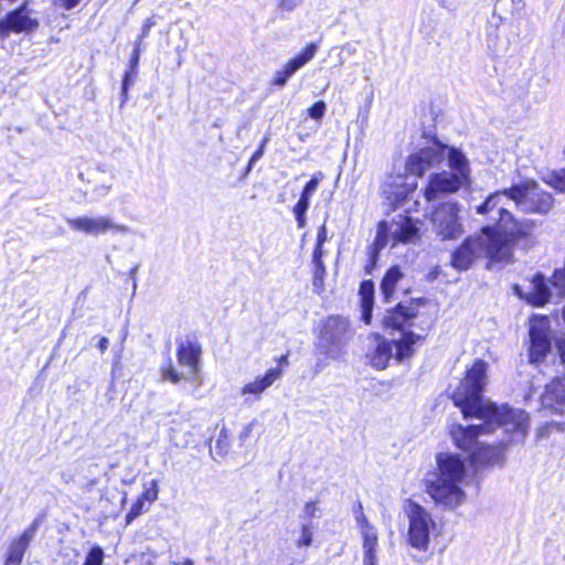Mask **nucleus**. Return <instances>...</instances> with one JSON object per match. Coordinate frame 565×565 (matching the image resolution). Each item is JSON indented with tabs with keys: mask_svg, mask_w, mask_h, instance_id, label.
<instances>
[{
	"mask_svg": "<svg viewBox=\"0 0 565 565\" xmlns=\"http://www.w3.org/2000/svg\"><path fill=\"white\" fill-rule=\"evenodd\" d=\"M260 154H262V151H258V152L254 153L250 161L257 160Z\"/></svg>",
	"mask_w": 565,
	"mask_h": 565,
	"instance_id": "48",
	"label": "nucleus"
},
{
	"mask_svg": "<svg viewBox=\"0 0 565 565\" xmlns=\"http://www.w3.org/2000/svg\"><path fill=\"white\" fill-rule=\"evenodd\" d=\"M448 167L450 171L434 173L429 177L424 195L427 201L437 200L441 195L457 192L469 183L470 164L466 154L457 149H448Z\"/></svg>",
	"mask_w": 565,
	"mask_h": 565,
	"instance_id": "6",
	"label": "nucleus"
},
{
	"mask_svg": "<svg viewBox=\"0 0 565 565\" xmlns=\"http://www.w3.org/2000/svg\"><path fill=\"white\" fill-rule=\"evenodd\" d=\"M160 374L164 381L172 384H178L182 380L181 373L177 371L170 359L160 367Z\"/></svg>",
	"mask_w": 565,
	"mask_h": 565,
	"instance_id": "28",
	"label": "nucleus"
},
{
	"mask_svg": "<svg viewBox=\"0 0 565 565\" xmlns=\"http://www.w3.org/2000/svg\"><path fill=\"white\" fill-rule=\"evenodd\" d=\"M352 335L353 330L347 318L331 316L322 322L317 348L326 358L338 360L344 354Z\"/></svg>",
	"mask_w": 565,
	"mask_h": 565,
	"instance_id": "8",
	"label": "nucleus"
},
{
	"mask_svg": "<svg viewBox=\"0 0 565 565\" xmlns=\"http://www.w3.org/2000/svg\"><path fill=\"white\" fill-rule=\"evenodd\" d=\"M159 494V486L157 480H151L149 486L142 490V492L137 497L139 500L150 507L157 499Z\"/></svg>",
	"mask_w": 565,
	"mask_h": 565,
	"instance_id": "29",
	"label": "nucleus"
},
{
	"mask_svg": "<svg viewBox=\"0 0 565 565\" xmlns=\"http://www.w3.org/2000/svg\"><path fill=\"white\" fill-rule=\"evenodd\" d=\"M312 285L317 294L324 290L326 266L323 262H312Z\"/></svg>",
	"mask_w": 565,
	"mask_h": 565,
	"instance_id": "24",
	"label": "nucleus"
},
{
	"mask_svg": "<svg viewBox=\"0 0 565 565\" xmlns=\"http://www.w3.org/2000/svg\"><path fill=\"white\" fill-rule=\"evenodd\" d=\"M108 339L106 337H102L99 338L98 342H97V348L99 349V351L102 353H104L105 351H107L108 349Z\"/></svg>",
	"mask_w": 565,
	"mask_h": 565,
	"instance_id": "43",
	"label": "nucleus"
},
{
	"mask_svg": "<svg viewBox=\"0 0 565 565\" xmlns=\"http://www.w3.org/2000/svg\"><path fill=\"white\" fill-rule=\"evenodd\" d=\"M362 320L371 323V311L373 306V284L371 281H363L360 286Z\"/></svg>",
	"mask_w": 565,
	"mask_h": 565,
	"instance_id": "23",
	"label": "nucleus"
},
{
	"mask_svg": "<svg viewBox=\"0 0 565 565\" xmlns=\"http://www.w3.org/2000/svg\"><path fill=\"white\" fill-rule=\"evenodd\" d=\"M449 148L440 142H434L431 146L420 149L408 157L407 171L417 177L423 175L427 170L439 166L445 158L448 159Z\"/></svg>",
	"mask_w": 565,
	"mask_h": 565,
	"instance_id": "12",
	"label": "nucleus"
},
{
	"mask_svg": "<svg viewBox=\"0 0 565 565\" xmlns=\"http://www.w3.org/2000/svg\"><path fill=\"white\" fill-rule=\"evenodd\" d=\"M317 510H318L317 502L309 501L305 504L301 518L310 520L316 516Z\"/></svg>",
	"mask_w": 565,
	"mask_h": 565,
	"instance_id": "38",
	"label": "nucleus"
},
{
	"mask_svg": "<svg viewBox=\"0 0 565 565\" xmlns=\"http://www.w3.org/2000/svg\"><path fill=\"white\" fill-rule=\"evenodd\" d=\"M326 108H327V106H326V103L323 100L316 102L308 109L309 116L312 119L320 120L324 116Z\"/></svg>",
	"mask_w": 565,
	"mask_h": 565,
	"instance_id": "35",
	"label": "nucleus"
},
{
	"mask_svg": "<svg viewBox=\"0 0 565 565\" xmlns=\"http://www.w3.org/2000/svg\"><path fill=\"white\" fill-rule=\"evenodd\" d=\"M315 526L312 523H303L300 530V536L295 544L298 548L309 547L313 541Z\"/></svg>",
	"mask_w": 565,
	"mask_h": 565,
	"instance_id": "26",
	"label": "nucleus"
},
{
	"mask_svg": "<svg viewBox=\"0 0 565 565\" xmlns=\"http://www.w3.org/2000/svg\"><path fill=\"white\" fill-rule=\"evenodd\" d=\"M541 404L553 413L565 415V377H555L545 386Z\"/></svg>",
	"mask_w": 565,
	"mask_h": 565,
	"instance_id": "18",
	"label": "nucleus"
},
{
	"mask_svg": "<svg viewBox=\"0 0 565 565\" xmlns=\"http://www.w3.org/2000/svg\"><path fill=\"white\" fill-rule=\"evenodd\" d=\"M322 178H323V174L321 172L313 175L311 178V180L305 185L301 193L311 198V195L317 191L318 185H319L320 181L322 180Z\"/></svg>",
	"mask_w": 565,
	"mask_h": 565,
	"instance_id": "34",
	"label": "nucleus"
},
{
	"mask_svg": "<svg viewBox=\"0 0 565 565\" xmlns=\"http://www.w3.org/2000/svg\"><path fill=\"white\" fill-rule=\"evenodd\" d=\"M309 202L310 198L301 193L298 202L294 206V214L296 216L298 227H305L306 225V212L309 207Z\"/></svg>",
	"mask_w": 565,
	"mask_h": 565,
	"instance_id": "25",
	"label": "nucleus"
},
{
	"mask_svg": "<svg viewBox=\"0 0 565 565\" xmlns=\"http://www.w3.org/2000/svg\"><path fill=\"white\" fill-rule=\"evenodd\" d=\"M38 522L33 521L22 533L11 539L7 547L3 565H21L38 530Z\"/></svg>",
	"mask_w": 565,
	"mask_h": 565,
	"instance_id": "17",
	"label": "nucleus"
},
{
	"mask_svg": "<svg viewBox=\"0 0 565 565\" xmlns=\"http://www.w3.org/2000/svg\"><path fill=\"white\" fill-rule=\"evenodd\" d=\"M403 511L408 522L406 543L418 552H427L440 535L439 525L426 508L412 499L404 501Z\"/></svg>",
	"mask_w": 565,
	"mask_h": 565,
	"instance_id": "7",
	"label": "nucleus"
},
{
	"mask_svg": "<svg viewBox=\"0 0 565 565\" xmlns=\"http://www.w3.org/2000/svg\"><path fill=\"white\" fill-rule=\"evenodd\" d=\"M554 205L551 193L544 191L533 180H526L509 189L498 191L489 195L478 206L479 214L488 215V218L497 224L498 231L508 235L519 249L527 252L539 244L535 233L537 222L526 217H515L511 206L524 213L547 214Z\"/></svg>",
	"mask_w": 565,
	"mask_h": 565,
	"instance_id": "2",
	"label": "nucleus"
},
{
	"mask_svg": "<svg viewBox=\"0 0 565 565\" xmlns=\"http://www.w3.org/2000/svg\"><path fill=\"white\" fill-rule=\"evenodd\" d=\"M140 54H141V44H140V41H136L134 44L132 53H131L129 62H128L127 70L138 72Z\"/></svg>",
	"mask_w": 565,
	"mask_h": 565,
	"instance_id": "33",
	"label": "nucleus"
},
{
	"mask_svg": "<svg viewBox=\"0 0 565 565\" xmlns=\"http://www.w3.org/2000/svg\"><path fill=\"white\" fill-rule=\"evenodd\" d=\"M419 319L420 317L413 306L406 307L399 303L395 309L387 310L383 318L384 327L401 330L402 335L392 341H379L367 354L371 364L379 370H384L392 358L397 361L409 358L414 352L413 345L420 339V335L411 330L406 331V329L417 327L416 321Z\"/></svg>",
	"mask_w": 565,
	"mask_h": 565,
	"instance_id": "4",
	"label": "nucleus"
},
{
	"mask_svg": "<svg viewBox=\"0 0 565 565\" xmlns=\"http://www.w3.org/2000/svg\"><path fill=\"white\" fill-rule=\"evenodd\" d=\"M519 295L523 297L521 292ZM550 297L551 291L544 276L536 274L531 281L530 291L524 295V298L533 306L541 307L548 301Z\"/></svg>",
	"mask_w": 565,
	"mask_h": 565,
	"instance_id": "20",
	"label": "nucleus"
},
{
	"mask_svg": "<svg viewBox=\"0 0 565 565\" xmlns=\"http://www.w3.org/2000/svg\"><path fill=\"white\" fill-rule=\"evenodd\" d=\"M488 364L477 360L452 394L454 404L465 418H477L481 425L454 424L449 435L455 446L468 454L471 465L483 467L502 460V447L523 440L529 429V415L508 406L497 407L482 398L487 385Z\"/></svg>",
	"mask_w": 565,
	"mask_h": 565,
	"instance_id": "1",
	"label": "nucleus"
},
{
	"mask_svg": "<svg viewBox=\"0 0 565 565\" xmlns=\"http://www.w3.org/2000/svg\"><path fill=\"white\" fill-rule=\"evenodd\" d=\"M175 565H193V562L190 558H185L181 563H175Z\"/></svg>",
	"mask_w": 565,
	"mask_h": 565,
	"instance_id": "47",
	"label": "nucleus"
},
{
	"mask_svg": "<svg viewBox=\"0 0 565 565\" xmlns=\"http://www.w3.org/2000/svg\"><path fill=\"white\" fill-rule=\"evenodd\" d=\"M461 206L452 201L438 205L430 216L434 233L443 241L457 239L463 233Z\"/></svg>",
	"mask_w": 565,
	"mask_h": 565,
	"instance_id": "9",
	"label": "nucleus"
},
{
	"mask_svg": "<svg viewBox=\"0 0 565 565\" xmlns=\"http://www.w3.org/2000/svg\"><path fill=\"white\" fill-rule=\"evenodd\" d=\"M154 25H156L154 17L147 18L142 23L141 32L136 41H140V44H141L143 39H146L149 35L151 28Z\"/></svg>",
	"mask_w": 565,
	"mask_h": 565,
	"instance_id": "36",
	"label": "nucleus"
},
{
	"mask_svg": "<svg viewBox=\"0 0 565 565\" xmlns=\"http://www.w3.org/2000/svg\"><path fill=\"white\" fill-rule=\"evenodd\" d=\"M31 2L24 0L0 19V39L4 40L10 34H33L40 29L41 23L30 7Z\"/></svg>",
	"mask_w": 565,
	"mask_h": 565,
	"instance_id": "10",
	"label": "nucleus"
},
{
	"mask_svg": "<svg viewBox=\"0 0 565 565\" xmlns=\"http://www.w3.org/2000/svg\"><path fill=\"white\" fill-rule=\"evenodd\" d=\"M355 521L362 539V565H377L379 531L362 511V505L355 512Z\"/></svg>",
	"mask_w": 565,
	"mask_h": 565,
	"instance_id": "14",
	"label": "nucleus"
},
{
	"mask_svg": "<svg viewBox=\"0 0 565 565\" xmlns=\"http://www.w3.org/2000/svg\"><path fill=\"white\" fill-rule=\"evenodd\" d=\"M319 45L316 43H309L302 52L291 58L282 70L277 71L275 74L274 82L278 86H284L288 78L292 76L297 71L309 63L317 54Z\"/></svg>",
	"mask_w": 565,
	"mask_h": 565,
	"instance_id": "19",
	"label": "nucleus"
},
{
	"mask_svg": "<svg viewBox=\"0 0 565 565\" xmlns=\"http://www.w3.org/2000/svg\"><path fill=\"white\" fill-rule=\"evenodd\" d=\"M558 351L562 364L565 367V339L558 342Z\"/></svg>",
	"mask_w": 565,
	"mask_h": 565,
	"instance_id": "44",
	"label": "nucleus"
},
{
	"mask_svg": "<svg viewBox=\"0 0 565 565\" xmlns=\"http://www.w3.org/2000/svg\"><path fill=\"white\" fill-rule=\"evenodd\" d=\"M148 509V504L137 498L135 502L131 504L128 512L126 513L125 525L127 526L131 524L138 516H140Z\"/></svg>",
	"mask_w": 565,
	"mask_h": 565,
	"instance_id": "27",
	"label": "nucleus"
},
{
	"mask_svg": "<svg viewBox=\"0 0 565 565\" xmlns=\"http://www.w3.org/2000/svg\"><path fill=\"white\" fill-rule=\"evenodd\" d=\"M518 248L508 235L493 226H486L477 236H470L452 253L451 266L458 270H467L481 256L491 262L509 263Z\"/></svg>",
	"mask_w": 565,
	"mask_h": 565,
	"instance_id": "5",
	"label": "nucleus"
},
{
	"mask_svg": "<svg viewBox=\"0 0 565 565\" xmlns=\"http://www.w3.org/2000/svg\"><path fill=\"white\" fill-rule=\"evenodd\" d=\"M227 438L225 430L220 433L218 439L216 440L215 449L217 455L223 456L227 451V443L225 439Z\"/></svg>",
	"mask_w": 565,
	"mask_h": 565,
	"instance_id": "39",
	"label": "nucleus"
},
{
	"mask_svg": "<svg viewBox=\"0 0 565 565\" xmlns=\"http://www.w3.org/2000/svg\"><path fill=\"white\" fill-rule=\"evenodd\" d=\"M177 361L180 366L186 369L184 379L194 381L200 372L202 345L196 340H186L178 343Z\"/></svg>",
	"mask_w": 565,
	"mask_h": 565,
	"instance_id": "16",
	"label": "nucleus"
},
{
	"mask_svg": "<svg viewBox=\"0 0 565 565\" xmlns=\"http://www.w3.org/2000/svg\"><path fill=\"white\" fill-rule=\"evenodd\" d=\"M530 361L537 363L551 350V322L545 316H534L530 319Z\"/></svg>",
	"mask_w": 565,
	"mask_h": 565,
	"instance_id": "13",
	"label": "nucleus"
},
{
	"mask_svg": "<svg viewBox=\"0 0 565 565\" xmlns=\"http://www.w3.org/2000/svg\"><path fill=\"white\" fill-rule=\"evenodd\" d=\"M104 551L99 545H94L86 554L85 561L82 565H103Z\"/></svg>",
	"mask_w": 565,
	"mask_h": 565,
	"instance_id": "30",
	"label": "nucleus"
},
{
	"mask_svg": "<svg viewBox=\"0 0 565 565\" xmlns=\"http://www.w3.org/2000/svg\"><path fill=\"white\" fill-rule=\"evenodd\" d=\"M301 2L302 0H280L279 9L281 11L290 12L295 10Z\"/></svg>",
	"mask_w": 565,
	"mask_h": 565,
	"instance_id": "40",
	"label": "nucleus"
},
{
	"mask_svg": "<svg viewBox=\"0 0 565 565\" xmlns=\"http://www.w3.org/2000/svg\"><path fill=\"white\" fill-rule=\"evenodd\" d=\"M281 374L282 369L280 366L268 370L263 377L256 379L253 383H249V394H262L266 388L271 386Z\"/></svg>",
	"mask_w": 565,
	"mask_h": 565,
	"instance_id": "22",
	"label": "nucleus"
},
{
	"mask_svg": "<svg viewBox=\"0 0 565 565\" xmlns=\"http://www.w3.org/2000/svg\"><path fill=\"white\" fill-rule=\"evenodd\" d=\"M68 226L77 232H83L89 235H100L106 232L125 233L127 226L115 224L110 218L105 216L87 217L78 216L67 220Z\"/></svg>",
	"mask_w": 565,
	"mask_h": 565,
	"instance_id": "15",
	"label": "nucleus"
},
{
	"mask_svg": "<svg viewBox=\"0 0 565 565\" xmlns=\"http://www.w3.org/2000/svg\"><path fill=\"white\" fill-rule=\"evenodd\" d=\"M403 274L398 267L390 268L381 282V292L385 302L393 299L397 282L402 279Z\"/></svg>",
	"mask_w": 565,
	"mask_h": 565,
	"instance_id": "21",
	"label": "nucleus"
},
{
	"mask_svg": "<svg viewBox=\"0 0 565 565\" xmlns=\"http://www.w3.org/2000/svg\"><path fill=\"white\" fill-rule=\"evenodd\" d=\"M417 227L408 217L399 216L392 222H381L377 226V233L374 241L376 249L384 248L390 241L392 246L397 243H412L417 237Z\"/></svg>",
	"mask_w": 565,
	"mask_h": 565,
	"instance_id": "11",
	"label": "nucleus"
},
{
	"mask_svg": "<svg viewBox=\"0 0 565 565\" xmlns=\"http://www.w3.org/2000/svg\"><path fill=\"white\" fill-rule=\"evenodd\" d=\"M327 239V230H326V226L322 225L319 231H318V235H317V244L319 245H323L324 242Z\"/></svg>",
	"mask_w": 565,
	"mask_h": 565,
	"instance_id": "42",
	"label": "nucleus"
},
{
	"mask_svg": "<svg viewBox=\"0 0 565 565\" xmlns=\"http://www.w3.org/2000/svg\"><path fill=\"white\" fill-rule=\"evenodd\" d=\"M405 194V190H401L397 192V195H404Z\"/></svg>",
	"mask_w": 565,
	"mask_h": 565,
	"instance_id": "49",
	"label": "nucleus"
},
{
	"mask_svg": "<svg viewBox=\"0 0 565 565\" xmlns=\"http://www.w3.org/2000/svg\"><path fill=\"white\" fill-rule=\"evenodd\" d=\"M279 364H280V365H282V364L287 365V364H288V355H287V354L281 355V356L279 358Z\"/></svg>",
	"mask_w": 565,
	"mask_h": 565,
	"instance_id": "46",
	"label": "nucleus"
},
{
	"mask_svg": "<svg viewBox=\"0 0 565 565\" xmlns=\"http://www.w3.org/2000/svg\"><path fill=\"white\" fill-rule=\"evenodd\" d=\"M138 72L126 70L122 75L121 83V105H124L128 99V90L130 86L134 84V81L137 76Z\"/></svg>",
	"mask_w": 565,
	"mask_h": 565,
	"instance_id": "31",
	"label": "nucleus"
},
{
	"mask_svg": "<svg viewBox=\"0 0 565 565\" xmlns=\"http://www.w3.org/2000/svg\"><path fill=\"white\" fill-rule=\"evenodd\" d=\"M438 2L447 9H451L456 6V0H438Z\"/></svg>",
	"mask_w": 565,
	"mask_h": 565,
	"instance_id": "45",
	"label": "nucleus"
},
{
	"mask_svg": "<svg viewBox=\"0 0 565 565\" xmlns=\"http://www.w3.org/2000/svg\"><path fill=\"white\" fill-rule=\"evenodd\" d=\"M466 465L459 455L440 452L436 456V468L424 477L425 491L437 507L452 510L466 501Z\"/></svg>",
	"mask_w": 565,
	"mask_h": 565,
	"instance_id": "3",
	"label": "nucleus"
},
{
	"mask_svg": "<svg viewBox=\"0 0 565 565\" xmlns=\"http://www.w3.org/2000/svg\"><path fill=\"white\" fill-rule=\"evenodd\" d=\"M547 184L559 192H565V170L553 172L546 180Z\"/></svg>",
	"mask_w": 565,
	"mask_h": 565,
	"instance_id": "32",
	"label": "nucleus"
},
{
	"mask_svg": "<svg viewBox=\"0 0 565 565\" xmlns=\"http://www.w3.org/2000/svg\"><path fill=\"white\" fill-rule=\"evenodd\" d=\"M324 255L323 245H316V248L313 250L312 255V262H322V257Z\"/></svg>",
	"mask_w": 565,
	"mask_h": 565,
	"instance_id": "41",
	"label": "nucleus"
},
{
	"mask_svg": "<svg viewBox=\"0 0 565 565\" xmlns=\"http://www.w3.org/2000/svg\"><path fill=\"white\" fill-rule=\"evenodd\" d=\"M83 0H53L54 6L64 10L71 11L78 7Z\"/></svg>",
	"mask_w": 565,
	"mask_h": 565,
	"instance_id": "37",
	"label": "nucleus"
}]
</instances>
